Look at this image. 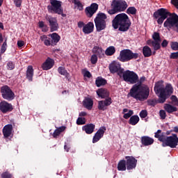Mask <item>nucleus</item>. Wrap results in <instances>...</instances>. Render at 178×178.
I'll return each mask as SVG.
<instances>
[{
    "instance_id": "nucleus-1",
    "label": "nucleus",
    "mask_w": 178,
    "mask_h": 178,
    "mask_svg": "<svg viewBox=\"0 0 178 178\" xmlns=\"http://www.w3.org/2000/svg\"><path fill=\"white\" fill-rule=\"evenodd\" d=\"M154 17L157 19L158 24H163L164 27L167 30H175L178 33V16L176 14H170V12L165 8H160L154 13Z\"/></svg>"
},
{
    "instance_id": "nucleus-2",
    "label": "nucleus",
    "mask_w": 178,
    "mask_h": 178,
    "mask_svg": "<svg viewBox=\"0 0 178 178\" xmlns=\"http://www.w3.org/2000/svg\"><path fill=\"white\" fill-rule=\"evenodd\" d=\"M149 96V88L145 85L135 84L131 88L127 97H131L136 101H145Z\"/></svg>"
},
{
    "instance_id": "nucleus-3",
    "label": "nucleus",
    "mask_w": 178,
    "mask_h": 178,
    "mask_svg": "<svg viewBox=\"0 0 178 178\" xmlns=\"http://www.w3.org/2000/svg\"><path fill=\"white\" fill-rule=\"evenodd\" d=\"M154 91L159 97V103L163 104L168 96L173 94V87L171 84H167L165 88L163 87V81H160L156 83L154 86Z\"/></svg>"
},
{
    "instance_id": "nucleus-4",
    "label": "nucleus",
    "mask_w": 178,
    "mask_h": 178,
    "mask_svg": "<svg viewBox=\"0 0 178 178\" xmlns=\"http://www.w3.org/2000/svg\"><path fill=\"white\" fill-rule=\"evenodd\" d=\"M154 137L158 138L159 141L163 143V147H170V148H176L178 145V137L177 134H172L171 136H166L159 129L155 134Z\"/></svg>"
},
{
    "instance_id": "nucleus-5",
    "label": "nucleus",
    "mask_w": 178,
    "mask_h": 178,
    "mask_svg": "<svg viewBox=\"0 0 178 178\" xmlns=\"http://www.w3.org/2000/svg\"><path fill=\"white\" fill-rule=\"evenodd\" d=\"M130 19L129 16L124 13L118 14L113 20V27L120 31H127L130 29Z\"/></svg>"
},
{
    "instance_id": "nucleus-6",
    "label": "nucleus",
    "mask_w": 178,
    "mask_h": 178,
    "mask_svg": "<svg viewBox=\"0 0 178 178\" xmlns=\"http://www.w3.org/2000/svg\"><path fill=\"white\" fill-rule=\"evenodd\" d=\"M49 37H51V40L46 35H42L40 36V40L44 43V45H46V47H55V45H56L59 41H60V36L56 33H53L49 35Z\"/></svg>"
},
{
    "instance_id": "nucleus-7",
    "label": "nucleus",
    "mask_w": 178,
    "mask_h": 178,
    "mask_svg": "<svg viewBox=\"0 0 178 178\" xmlns=\"http://www.w3.org/2000/svg\"><path fill=\"white\" fill-rule=\"evenodd\" d=\"M118 76L122 77L124 81L130 83V84H136L138 81V75L134 72L130 70H127L125 72L120 71L118 72Z\"/></svg>"
},
{
    "instance_id": "nucleus-8",
    "label": "nucleus",
    "mask_w": 178,
    "mask_h": 178,
    "mask_svg": "<svg viewBox=\"0 0 178 178\" xmlns=\"http://www.w3.org/2000/svg\"><path fill=\"white\" fill-rule=\"evenodd\" d=\"M112 9L108 10L109 15H115L118 12H123L127 9V3L123 0H114L111 4Z\"/></svg>"
},
{
    "instance_id": "nucleus-9",
    "label": "nucleus",
    "mask_w": 178,
    "mask_h": 178,
    "mask_svg": "<svg viewBox=\"0 0 178 178\" xmlns=\"http://www.w3.org/2000/svg\"><path fill=\"white\" fill-rule=\"evenodd\" d=\"M137 58H138V54L133 53L130 49H124L120 51L118 59L120 62H129V60L137 59Z\"/></svg>"
},
{
    "instance_id": "nucleus-10",
    "label": "nucleus",
    "mask_w": 178,
    "mask_h": 178,
    "mask_svg": "<svg viewBox=\"0 0 178 178\" xmlns=\"http://www.w3.org/2000/svg\"><path fill=\"white\" fill-rule=\"evenodd\" d=\"M106 15L99 13L95 19V24L97 31H102L106 29Z\"/></svg>"
},
{
    "instance_id": "nucleus-11",
    "label": "nucleus",
    "mask_w": 178,
    "mask_h": 178,
    "mask_svg": "<svg viewBox=\"0 0 178 178\" xmlns=\"http://www.w3.org/2000/svg\"><path fill=\"white\" fill-rule=\"evenodd\" d=\"M152 39L153 40H147V44L149 47H153L154 51H158V49H161V36L159 33L154 32L152 35Z\"/></svg>"
},
{
    "instance_id": "nucleus-12",
    "label": "nucleus",
    "mask_w": 178,
    "mask_h": 178,
    "mask_svg": "<svg viewBox=\"0 0 178 178\" xmlns=\"http://www.w3.org/2000/svg\"><path fill=\"white\" fill-rule=\"evenodd\" d=\"M1 92L3 99L7 101H13L15 99V92L8 86H4L1 88Z\"/></svg>"
},
{
    "instance_id": "nucleus-13",
    "label": "nucleus",
    "mask_w": 178,
    "mask_h": 178,
    "mask_svg": "<svg viewBox=\"0 0 178 178\" xmlns=\"http://www.w3.org/2000/svg\"><path fill=\"white\" fill-rule=\"evenodd\" d=\"M51 6H49V9L53 10L55 13L58 15H62L63 13V10H62V1L58 0H50Z\"/></svg>"
},
{
    "instance_id": "nucleus-14",
    "label": "nucleus",
    "mask_w": 178,
    "mask_h": 178,
    "mask_svg": "<svg viewBox=\"0 0 178 178\" xmlns=\"http://www.w3.org/2000/svg\"><path fill=\"white\" fill-rule=\"evenodd\" d=\"M125 159L127 170L135 169L136 166H137V159L132 156H125Z\"/></svg>"
},
{
    "instance_id": "nucleus-15",
    "label": "nucleus",
    "mask_w": 178,
    "mask_h": 178,
    "mask_svg": "<svg viewBox=\"0 0 178 178\" xmlns=\"http://www.w3.org/2000/svg\"><path fill=\"white\" fill-rule=\"evenodd\" d=\"M46 20L49 22L51 31H56L59 29V24L56 18L51 16H47Z\"/></svg>"
},
{
    "instance_id": "nucleus-16",
    "label": "nucleus",
    "mask_w": 178,
    "mask_h": 178,
    "mask_svg": "<svg viewBox=\"0 0 178 178\" xmlns=\"http://www.w3.org/2000/svg\"><path fill=\"white\" fill-rule=\"evenodd\" d=\"M105 131H106V128L105 127H100L97 133L93 136L92 143L95 144V143H98L99 140H101L104 137V134H105Z\"/></svg>"
},
{
    "instance_id": "nucleus-17",
    "label": "nucleus",
    "mask_w": 178,
    "mask_h": 178,
    "mask_svg": "<svg viewBox=\"0 0 178 178\" xmlns=\"http://www.w3.org/2000/svg\"><path fill=\"white\" fill-rule=\"evenodd\" d=\"M105 131H106V128L105 127H100L97 133L93 136L92 143L95 144V143H98L99 140H101L104 137V134H105Z\"/></svg>"
},
{
    "instance_id": "nucleus-18",
    "label": "nucleus",
    "mask_w": 178,
    "mask_h": 178,
    "mask_svg": "<svg viewBox=\"0 0 178 178\" xmlns=\"http://www.w3.org/2000/svg\"><path fill=\"white\" fill-rule=\"evenodd\" d=\"M13 110V107L12 106V104H9L6 101H2L0 103V111L3 113H6V112H12Z\"/></svg>"
},
{
    "instance_id": "nucleus-19",
    "label": "nucleus",
    "mask_w": 178,
    "mask_h": 178,
    "mask_svg": "<svg viewBox=\"0 0 178 178\" xmlns=\"http://www.w3.org/2000/svg\"><path fill=\"white\" fill-rule=\"evenodd\" d=\"M98 10V4L93 3L90 6L86 8V13L88 17H92V15Z\"/></svg>"
},
{
    "instance_id": "nucleus-20",
    "label": "nucleus",
    "mask_w": 178,
    "mask_h": 178,
    "mask_svg": "<svg viewBox=\"0 0 178 178\" xmlns=\"http://www.w3.org/2000/svg\"><path fill=\"white\" fill-rule=\"evenodd\" d=\"M111 104H112V99L107 98L105 100L99 101L97 108L99 111H105V109H106V106H109Z\"/></svg>"
},
{
    "instance_id": "nucleus-21",
    "label": "nucleus",
    "mask_w": 178,
    "mask_h": 178,
    "mask_svg": "<svg viewBox=\"0 0 178 178\" xmlns=\"http://www.w3.org/2000/svg\"><path fill=\"white\" fill-rule=\"evenodd\" d=\"M55 61L51 58H47V60L42 64V70H49L54 67Z\"/></svg>"
},
{
    "instance_id": "nucleus-22",
    "label": "nucleus",
    "mask_w": 178,
    "mask_h": 178,
    "mask_svg": "<svg viewBox=\"0 0 178 178\" xmlns=\"http://www.w3.org/2000/svg\"><path fill=\"white\" fill-rule=\"evenodd\" d=\"M109 70L111 73H117L119 74V72H123V70H120V63L116 61H113L109 65Z\"/></svg>"
},
{
    "instance_id": "nucleus-23",
    "label": "nucleus",
    "mask_w": 178,
    "mask_h": 178,
    "mask_svg": "<svg viewBox=\"0 0 178 178\" xmlns=\"http://www.w3.org/2000/svg\"><path fill=\"white\" fill-rule=\"evenodd\" d=\"M93 105H94V102L91 98L86 97L83 101V106H84V108H86L88 111H91L92 109Z\"/></svg>"
},
{
    "instance_id": "nucleus-24",
    "label": "nucleus",
    "mask_w": 178,
    "mask_h": 178,
    "mask_svg": "<svg viewBox=\"0 0 178 178\" xmlns=\"http://www.w3.org/2000/svg\"><path fill=\"white\" fill-rule=\"evenodd\" d=\"M92 31H94V23L88 22L84 25L83 28V32L84 34H91Z\"/></svg>"
},
{
    "instance_id": "nucleus-25",
    "label": "nucleus",
    "mask_w": 178,
    "mask_h": 178,
    "mask_svg": "<svg viewBox=\"0 0 178 178\" xmlns=\"http://www.w3.org/2000/svg\"><path fill=\"white\" fill-rule=\"evenodd\" d=\"M140 140L143 145H145V147H148V145H152L154 141V138L149 136H142Z\"/></svg>"
},
{
    "instance_id": "nucleus-26",
    "label": "nucleus",
    "mask_w": 178,
    "mask_h": 178,
    "mask_svg": "<svg viewBox=\"0 0 178 178\" xmlns=\"http://www.w3.org/2000/svg\"><path fill=\"white\" fill-rule=\"evenodd\" d=\"M12 130H13V127L12 124H7L3 127V134L6 138L10 137V135L12 134Z\"/></svg>"
},
{
    "instance_id": "nucleus-27",
    "label": "nucleus",
    "mask_w": 178,
    "mask_h": 178,
    "mask_svg": "<svg viewBox=\"0 0 178 178\" xmlns=\"http://www.w3.org/2000/svg\"><path fill=\"white\" fill-rule=\"evenodd\" d=\"M82 129L86 133V134H92V133H94V130L95 129V124H86L82 127Z\"/></svg>"
},
{
    "instance_id": "nucleus-28",
    "label": "nucleus",
    "mask_w": 178,
    "mask_h": 178,
    "mask_svg": "<svg viewBox=\"0 0 178 178\" xmlns=\"http://www.w3.org/2000/svg\"><path fill=\"white\" fill-rule=\"evenodd\" d=\"M92 52L93 54L97 55L99 58H104L105 55V51H104V49H102V47L98 46H95V47H93Z\"/></svg>"
},
{
    "instance_id": "nucleus-29",
    "label": "nucleus",
    "mask_w": 178,
    "mask_h": 178,
    "mask_svg": "<svg viewBox=\"0 0 178 178\" xmlns=\"http://www.w3.org/2000/svg\"><path fill=\"white\" fill-rule=\"evenodd\" d=\"M58 72L60 74H61V76H65V79H67L68 81H70V74L67 72V70H66L65 67H59L58 68Z\"/></svg>"
},
{
    "instance_id": "nucleus-30",
    "label": "nucleus",
    "mask_w": 178,
    "mask_h": 178,
    "mask_svg": "<svg viewBox=\"0 0 178 178\" xmlns=\"http://www.w3.org/2000/svg\"><path fill=\"white\" fill-rule=\"evenodd\" d=\"M33 76H34V69H33V66L29 65L26 70V79H28L29 81H33Z\"/></svg>"
},
{
    "instance_id": "nucleus-31",
    "label": "nucleus",
    "mask_w": 178,
    "mask_h": 178,
    "mask_svg": "<svg viewBox=\"0 0 178 178\" xmlns=\"http://www.w3.org/2000/svg\"><path fill=\"white\" fill-rule=\"evenodd\" d=\"M164 109L168 113H173V112H177V108L169 104H164Z\"/></svg>"
},
{
    "instance_id": "nucleus-32",
    "label": "nucleus",
    "mask_w": 178,
    "mask_h": 178,
    "mask_svg": "<svg viewBox=\"0 0 178 178\" xmlns=\"http://www.w3.org/2000/svg\"><path fill=\"white\" fill-rule=\"evenodd\" d=\"M97 94L101 98H106V97H109V92L106 89H99L97 90Z\"/></svg>"
},
{
    "instance_id": "nucleus-33",
    "label": "nucleus",
    "mask_w": 178,
    "mask_h": 178,
    "mask_svg": "<svg viewBox=\"0 0 178 178\" xmlns=\"http://www.w3.org/2000/svg\"><path fill=\"white\" fill-rule=\"evenodd\" d=\"M143 54L145 58H149V56H152V50H151L149 47L145 46L143 48Z\"/></svg>"
},
{
    "instance_id": "nucleus-34",
    "label": "nucleus",
    "mask_w": 178,
    "mask_h": 178,
    "mask_svg": "<svg viewBox=\"0 0 178 178\" xmlns=\"http://www.w3.org/2000/svg\"><path fill=\"white\" fill-rule=\"evenodd\" d=\"M65 130H66V127L65 126H62L58 128H57L54 132L53 133V137L54 138H56L57 137H58V136L61 134L63 133V131H65Z\"/></svg>"
},
{
    "instance_id": "nucleus-35",
    "label": "nucleus",
    "mask_w": 178,
    "mask_h": 178,
    "mask_svg": "<svg viewBox=\"0 0 178 178\" xmlns=\"http://www.w3.org/2000/svg\"><path fill=\"white\" fill-rule=\"evenodd\" d=\"M138 122H140V118L138 115H133L130 118L129 124H131V126H136Z\"/></svg>"
},
{
    "instance_id": "nucleus-36",
    "label": "nucleus",
    "mask_w": 178,
    "mask_h": 178,
    "mask_svg": "<svg viewBox=\"0 0 178 178\" xmlns=\"http://www.w3.org/2000/svg\"><path fill=\"white\" fill-rule=\"evenodd\" d=\"M127 168V165L126 164V161L124 160L120 161V162L118 164V170L121 172H124V170H126Z\"/></svg>"
},
{
    "instance_id": "nucleus-37",
    "label": "nucleus",
    "mask_w": 178,
    "mask_h": 178,
    "mask_svg": "<svg viewBox=\"0 0 178 178\" xmlns=\"http://www.w3.org/2000/svg\"><path fill=\"white\" fill-rule=\"evenodd\" d=\"M116 52V49H115V47L110 46L108 47L105 51V54L106 56H112Z\"/></svg>"
},
{
    "instance_id": "nucleus-38",
    "label": "nucleus",
    "mask_w": 178,
    "mask_h": 178,
    "mask_svg": "<svg viewBox=\"0 0 178 178\" xmlns=\"http://www.w3.org/2000/svg\"><path fill=\"white\" fill-rule=\"evenodd\" d=\"M105 84H106V80H105L101 77H98L96 79V86L97 87H101V86H105Z\"/></svg>"
},
{
    "instance_id": "nucleus-39",
    "label": "nucleus",
    "mask_w": 178,
    "mask_h": 178,
    "mask_svg": "<svg viewBox=\"0 0 178 178\" xmlns=\"http://www.w3.org/2000/svg\"><path fill=\"white\" fill-rule=\"evenodd\" d=\"M38 27L40 29H42V31L46 32L48 31V26H47V25H45V23L42 21L38 22Z\"/></svg>"
},
{
    "instance_id": "nucleus-40",
    "label": "nucleus",
    "mask_w": 178,
    "mask_h": 178,
    "mask_svg": "<svg viewBox=\"0 0 178 178\" xmlns=\"http://www.w3.org/2000/svg\"><path fill=\"white\" fill-rule=\"evenodd\" d=\"M81 72H82V74H83V77H87L88 79H91L92 75L88 70H87V69H83V70H82Z\"/></svg>"
},
{
    "instance_id": "nucleus-41",
    "label": "nucleus",
    "mask_w": 178,
    "mask_h": 178,
    "mask_svg": "<svg viewBox=\"0 0 178 178\" xmlns=\"http://www.w3.org/2000/svg\"><path fill=\"white\" fill-rule=\"evenodd\" d=\"M6 49H8V43L6 42V40L3 42V44L1 47V54H5L6 52Z\"/></svg>"
},
{
    "instance_id": "nucleus-42",
    "label": "nucleus",
    "mask_w": 178,
    "mask_h": 178,
    "mask_svg": "<svg viewBox=\"0 0 178 178\" xmlns=\"http://www.w3.org/2000/svg\"><path fill=\"white\" fill-rule=\"evenodd\" d=\"M1 178H12L13 175L10 174V172L8 171H5L1 174Z\"/></svg>"
},
{
    "instance_id": "nucleus-43",
    "label": "nucleus",
    "mask_w": 178,
    "mask_h": 178,
    "mask_svg": "<svg viewBox=\"0 0 178 178\" xmlns=\"http://www.w3.org/2000/svg\"><path fill=\"white\" fill-rule=\"evenodd\" d=\"M137 12V10L136 9V8L134 7H129L127 10V13L129 15H136V13Z\"/></svg>"
},
{
    "instance_id": "nucleus-44",
    "label": "nucleus",
    "mask_w": 178,
    "mask_h": 178,
    "mask_svg": "<svg viewBox=\"0 0 178 178\" xmlns=\"http://www.w3.org/2000/svg\"><path fill=\"white\" fill-rule=\"evenodd\" d=\"M90 62L92 65H95L97 62H98V57L97 56V55L93 54L91 56Z\"/></svg>"
},
{
    "instance_id": "nucleus-45",
    "label": "nucleus",
    "mask_w": 178,
    "mask_h": 178,
    "mask_svg": "<svg viewBox=\"0 0 178 178\" xmlns=\"http://www.w3.org/2000/svg\"><path fill=\"white\" fill-rule=\"evenodd\" d=\"M76 124L79 125L86 124V118L79 117L76 120Z\"/></svg>"
},
{
    "instance_id": "nucleus-46",
    "label": "nucleus",
    "mask_w": 178,
    "mask_h": 178,
    "mask_svg": "<svg viewBox=\"0 0 178 178\" xmlns=\"http://www.w3.org/2000/svg\"><path fill=\"white\" fill-rule=\"evenodd\" d=\"M7 69L8 70H13L15 69V63L12 61L7 63Z\"/></svg>"
},
{
    "instance_id": "nucleus-47",
    "label": "nucleus",
    "mask_w": 178,
    "mask_h": 178,
    "mask_svg": "<svg viewBox=\"0 0 178 178\" xmlns=\"http://www.w3.org/2000/svg\"><path fill=\"white\" fill-rule=\"evenodd\" d=\"M170 99L172 101V103L174 104V105H176V106H178V99L176 96L175 95H172L171 97H170Z\"/></svg>"
},
{
    "instance_id": "nucleus-48",
    "label": "nucleus",
    "mask_w": 178,
    "mask_h": 178,
    "mask_svg": "<svg viewBox=\"0 0 178 178\" xmlns=\"http://www.w3.org/2000/svg\"><path fill=\"white\" fill-rule=\"evenodd\" d=\"M134 113L133 111L129 110L128 113H125L123 115L124 119H129Z\"/></svg>"
},
{
    "instance_id": "nucleus-49",
    "label": "nucleus",
    "mask_w": 178,
    "mask_h": 178,
    "mask_svg": "<svg viewBox=\"0 0 178 178\" xmlns=\"http://www.w3.org/2000/svg\"><path fill=\"white\" fill-rule=\"evenodd\" d=\"M171 48L173 51H178V42H171Z\"/></svg>"
},
{
    "instance_id": "nucleus-50",
    "label": "nucleus",
    "mask_w": 178,
    "mask_h": 178,
    "mask_svg": "<svg viewBox=\"0 0 178 178\" xmlns=\"http://www.w3.org/2000/svg\"><path fill=\"white\" fill-rule=\"evenodd\" d=\"M74 3L78 7L79 10H83V4L79 0H74Z\"/></svg>"
},
{
    "instance_id": "nucleus-51",
    "label": "nucleus",
    "mask_w": 178,
    "mask_h": 178,
    "mask_svg": "<svg viewBox=\"0 0 178 178\" xmlns=\"http://www.w3.org/2000/svg\"><path fill=\"white\" fill-rule=\"evenodd\" d=\"M159 116L161 119H165L166 118V112L164 110H161L159 111Z\"/></svg>"
},
{
    "instance_id": "nucleus-52",
    "label": "nucleus",
    "mask_w": 178,
    "mask_h": 178,
    "mask_svg": "<svg viewBox=\"0 0 178 178\" xmlns=\"http://www.w3.org/2000/svg\"><path fill=\"white\" fill-rule=\"evenodd\" d=\"M140 117L142 118L143 119L147 118V111L143 110L140 113Z\"/></svg>"
},
{
    "instance_id": "nucleus-53",
    "label": "nucleus",
    "mask_w": 178,
    "mask_h": 178,
    "mask_svg": "<svg viewBox=\"0 0 178 178\" xmlns=\"http://www.w3.org/2000/svg\"><path fill=\"white\" fill-rule=\"evenodd\" d=\"M170 58L171 59H178V51L171 54Z\"/></svg>"
},
{
    "instance_id": "nucleus-54",
    "label": "nucleus",
    "mask_w": 178,
    "mask_h": 178,
    "mask_svg": "<svg viewBox=\"0 0 178 178\" xmlns=\"http://www.w3.org/2000/svg\"><path fill=\"white\" fill-rule=\"evenodd\" d=\"M14 2L17 8H20V6H22V0H14Z\"/></svg>"
},
{
    "instance_id": "nucleus-55",
    "label": "nucleus",
    "mask_w": 178,
    "mask_h": 178,
    "mask_svg": "<svg viewBox=\"0 0 178 178\" xmlns=\"http://www.w3.org/2000/svg\"><path fill=\"white\" fill-rule=\"evenodd\" d=\"M24 45V41L23 40H18L17 41V47L18 48H22Z\"/></svg>"
},
{
    "instance_id": "nucleus-56",
    "label": "nucleus",
    "mask_w": 178,
    "mask_h": 178,
    "mask_svg": "<svg viewBox=\"0 0 178 178\" xmlns=\"http://www.w3.org/2000/svg\"><path fill=\"white\" fill-rule=\"evenodd\" d=\"M171 2L177 9H178V0H171Z\"/></svg>"
},
{
    "instance_id": "nucleus-57",
    "label": "nucleus",
    "mask_w": 178,
    "mask_h": 178,
    "mask_svg": "<svg viewBox=\"0 0 178 178\" xmlns=\"http://www.w3.org/2000/svg\"><path fill=\"white\" fill-rule=\"evenodd\" d=\"M84 26H86V24H84V22H78V27L79 29H81V28L84 29Z\"/></svg>"
},
{
    "instance_id": "nucleus-58",
    "label": "nucleus",
    "mask_w": 178,
    "mask_h": 178,
    "mask_svg": "<svg viewBox=\"0 0 178 178\" xmlns=\"http://www.w3.org/2000/svg\"><path fill=\"white\" fill-rule=\"evenodd\" d=\"M168 40H164L163 41V42L161 43V46H162L163 48H165V47H168Z\"/></svg>"
},
{
    "instance_id": "nucleus-59",
    "label": "nucleus",
    "mask_w": 178,
    "mask_h": 178,
    "mask_svg": "<svg viewBox=\"0 0 178 178\" xmlns=\"http://www.w3.org/2000/svg\"><path fill=\"white\" fill-rule=\"evenodd\" d=\"M79 116L81 117H84V116H87V113L86 112H84V111H82L79 113Z\"/></svg>"
},
{
    "instance_id": "nucleus-60",
    "label": "nucleus",
    "mask_w": 178,
    "mask_h": 178,
    "mask_svg": "<svg viewBox=\"0 0 178 178\" xmlns=\"http://www.w3.org/2000/svg\"><path fill=\"white\" fill-rule=\"evenodd\" d=\"M144 81H145V76H142L140 79V83H144Z\"/></svg>"
},
{
    "instance_id": "nucleus-61",
    "label": "nucleus",
    "mask_w": 178,
    "mask_h": 178,
    "mask_svg": "<svg viewBox=\"0 0 178 178\" xmlns=\"http://www.w3.org/2000/svg\"><path fill=\"white\" fill-rule=\"evenodd\" d=\"M148 103L149 104V105H155V102H154V100H149Z\"/></svg>"
},
{
    "instance_id": "nucleus-62",
    "label": "nucleus",
    "mask_w": 178,
    "mask_h": 178,
    "mask_svg": "<svg viewBox=\"0 0 178 178\" xmlns=\"http://www.w3.org/2000/svg\"><path fill=\"white\" fill-rule=\"evenodd\" d=\"M129 109H127V108H124L123 109V111H122V113L124 115V113H129Z\"/></svg>"
},
{
    "instance_id": "nucleus-63",
    "label": "nucleus",
    "mask_w": 178,
    "mask_h": 178,
    "mask_svg": "<svg viewBox=\"0 0 178 178\" xmlns=\"http://www.w3.org/2000/svg\"><path fill=\"white\" fill-rule=\"evenodd\" d=\"M64 149H65V151H67V152H69L70 147H67V145H65Z\"/></svg>"
},
{
    "instance_id": "nucleus-64",
    "label": "nucleus",
    "mask_w": 178,
    "mask_h": 178,
    "mask_svg": "<svg viewBox=\"0 0 178 178\" xmlns=\"http://www.w3.org/2000/svg\"><path fill=\"white\" fill-rule=\"evenodd\" d=\"M174 131H175V133H178V127H175L174 128Z\"/></svg>"
}]
</instances>
